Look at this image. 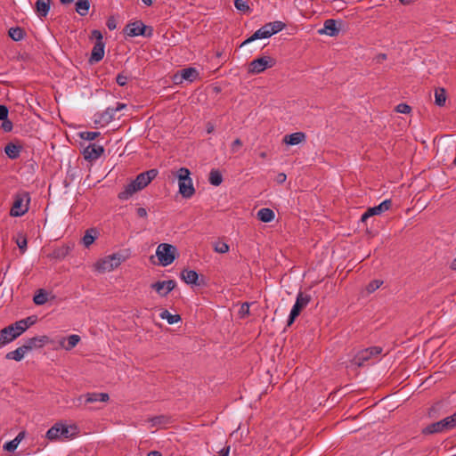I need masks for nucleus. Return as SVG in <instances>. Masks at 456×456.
Here are the masks:
<instances>
[{"label":"nucleus","mask_w":456,"mask_h":456,"mask_svg":"<svg viewBox=\"0 0 456 456\" xmlns=\"http://www.w3.org/2000/svg\"><path fill=\"white\" fill-rule=\"evenodd\" d=\"M159 174L155 168L140 173L135 179L126 184L122 191L118 194L120 200H126L135 192L144 189Z\"/></svg>","instance_id":"1"},{"label":"nucleus","mask_w":456,"mask_h":456,"mask_svg":"<svg viewBox=\"0 0 456 456\" xmlns=\"http://www.w3.org/2000/svg\"><path fill=\"white\" fill-rule=\"evenodd\" d=\"M77 427L67 426L62 423H55L51 428H49L46 432V438L50 441H55L58 439H70L75 436L77 434Z\"/></svg>","instance_id":"2"},{"label":"nucleus","mask_w":456,"mask_h":456,"mask_svg":"<svg viewBox=\"0 0 456 456\" xmlns=\"http://www.w3.org/2000/svg\"><path fill=\"white\" fill-rule=\"evenodd\" d=\"M190 175L191 172L187 167H181L177 171L179 192L185 199L191 198L195 193Z\"/></svg>","instance_id":"3"},{"label":"nucleus","mask_w":456,"mask_h":456,"mask_svg":"<svg viewBox=\"0 0 456 456\" xmlns=\"http://www.w3.org/2000/svg\"><path fill=\"white\" fill-rule=\"evenodd\" d=\"M30 202L29 193L27 191H22L17 193L14 197V200L10 210V215L12 216H22L28 211V205Z\"/></svg>","instance_id":"4"},{"label":"nucleus","mask_w":456,"mask_h":456,"mask_svg":"<svg viewBox=\"0 0 456 456\" xmlns=\"http://www.w3.org/2000/svg\"><path fill=\"white\" fill-rule=\"evenodd\" d=\"M91 38L95 39V44L92 49L89 62L91 64L97 63L102 61L104 57L105 43L103 42V37L100 30L94 29L91 32Z\"/></svg>","instance_id":"5"},{"label":"nucleus","mask_w":456,"mask_h":456,"mask_svg":"<svg viewBox=\"0 0 456 456\" xmlns=\"http://www.w3.org/2000/svg\"><path fill=\"white\" fill-rule=\"evenodd\" d=\"M125 257L119 253H114L100 259L95 264V269L100 273L110 272L119 266Z\"/></svg>","instance_id":"6"},{"label":"nucleus","mask_w":456,"mask_h":456,"mask_svg":"<svg viewBox=\"0 0 456 456\" xmlns=\"http://www.w3.org/2000/svg\"><path fill=\"white\" fill-rule=\"evenodd\" d=\"M124 33L131 37L142 36L150 38L153 36V28L144 25L142 20H135L125 27Z\"/></svg>","instance_id":"7"},{"label":"nucleus","mask_w":456,"mask_h":456,"mask_svg":"<svg viewBox=\"0 0 456 456\" xmlns=\"http://www.w3.org/2000/svg\"><path fill=\"white\" fill-rule=\"evenodd\" d=\"M383 349L381 346H370L359 351L353 358L352 362L357 366H362L372 358H378Z\"/></svg>","instance_id":"8"},{"label":"nucleus","mask_w":456,"mask_h":456,"mask_svg":"<svg viewBox=\"0 0 456 456\" xmlns=\"http://www.w3.org/2000/svg\"><path fill=\"white\" fill-rule=\"evenodd\" d=\"M176 248L175 246L167 243H161L158 246L156 255L162 266H167L171 265L175 259Z\"/></svg>","instance_id":"9"},{"label":"nucleus","mask_w":456,"mask_h":456,"mask_svg":"<svg viewBox=\"0 0 456 456\" xmlns=\"http://www.w3.org/2000/svg\"><path fill=\"white\" fill-rule=\"evenodd\" d=\"M276 64V60L271 56H263L256 58L248 64V73L260 74L266 69L273 68Z\"/></svg>","instance_id":"10"},{"label":"nucleus","mask_w":456,"mask_h":456,"mask_svg":"<svg viewBox=\"0 0 456 456\" xmlns=\"http://www.w3.org/2000/svg\"><path fill=\"white\" fill-rule=\"evenodd\" d=\"M391 207H392V200H385L384 201H382L378 206H375V207H372V208H369L362 215L361 221L362 222H365L370 216H376V215H380V214L384 213L385 211L389 210L391 208Z\"/></svg>","instance_id":"11"},{"label":"nucleus","mask_w":456,"mask_h":456,"mask_svg":"<svg viewBox=\"0 0 456 456\" xmlns=\"http://www.w3.org/2000/svg\"><path fill=\"white\" fill-rule=\"evenodd\" d=\"M51 342V339L48 336H38V337H33L25 341L24 349H27V351H31L33 349H38L44 347L45 345L49 344Z\"/></svg>","instance_id":"12"},{"label":"nucleus","mask_w":456,"mask_h":456,"mask_svg":"<svg viewBox=\"0 0 456 456\" xmlns=\"http://www.w3.org/2000/svg\"><path fill=\"white\" fill-rule=\"evenodd\" d=\"M104 152V148L96 143H89L84 151L83 155L86 160H95L99 159Z\"/></svg>","instance_id":"13"},{"label":"nucleus","mask_w":456,"mask_h":456,"mask_svg":"<svg viewBox=\"0 0 456 456\" xmlns=\"http://www.w3.org/2000/svg\"><path fill=\"white\" fill-rule=\"evenodd\" d=\"M23 147L18 142H10L4 147V153L11 159H17L20 157Z\"/></svg>","instance_id":"14"},{"label":"nucleus","mask_w":456,"mask_h":456,"mask_svg":"<svg viewBox=\"0 0 456 456\" xmlns=\"http://www.w3.org/2000/svg\"><path fill=\"white\" fill-rule=\"evenodd\" d=\"M199 77V71L195 68H186L181 70L180 81L177 82L178 75L175 76V83H182L183 80L192 82Z\"/></svg>","instance_id":"15"},{"label":"nucleus","mask_w":456,"mask_h":456,"mask_svg":"<svg viewBox=\"0 0 456 456\" xmlns=\"http://www.w3.org/2000/svg\"><path fill=\"white\" fill-rule=\"evenodd\" d=\"M338 32L339 30L337 28V21L333 19L326 20L323 24V28L319 30L320 34H326L330 37H335Z\"/></svg>","instance_id":"16"},{"label":"nucleus","mask_w":456,"mask_h":456,"mask_svg":"<svg viewBox=\"0 0 456 456\" xmlns=\"http://www.w3.org/2000/svg\"><path fill=\"white\" fill-rule=\"evenodd\" d=\"M109 400H110V396H109V394H107V393H97V392L86 393V399H85V404L94 403L96 402L106 403Z\"/></svg>","instance_id":"17"},{"label":"nucleus","mask_w":456,"mask_h":456,"mask_svg":"<svg viewBox=\"0 0 456 456\" xmlns=\"http://www.w3.org/2000/svg\"><path fill=\"white\" fill-rule=\"evenodd\" d=\"M181 279L187 284L199 285V274L194 270L183 269L181 273Z\"/></svg>","instance_id":"18"},{"label":"nucleus","mask_w":456,"mask_h":456,"mask_svg":"<svg viewBox=\"0 0 456 456\" xmlns=\"http://www.w3.org/2000/svg\"><path fill=\"white\" fill-rule=\"evenodd\" d=\"M305 140V134L303 132H296L288 135H285L283 142L289 145H297Z\"/></svg>","instance_id":"19"},{"label":"nucleus","mask_w":456,"mask_h":456,"mask_svg":"<svg viewBox=\"0 0 456 456\" xmlns=\"http://www.w3.org/2000/svg\"><path fill=\"white\" fill-rule=\"evenodd\" d=\"M443 433H444V432L443 430V425L440 420L436 421V422H433L431 424H428L427 427H425L421 430V434L424 436H430V435L443 434Z\"/></svg>","instance_id":"20"},{"label":"nucleus","mask_w":456,"mask_h":456,"mask_svg":"<svg viewBox=\"0 0 456 456\" xmlns=\"http://www.w3.org/2000/svg\"><path fill=\"white\" fill-rule=\"evenodd\" d=\"M51 0H37L36 11L39 17H46L51 6Z\"/></svg>","instance_id":"21"},{"label":"nucleus","mask_w":456,"mask_h":456,"mask_svg":"<svg viewBox=\"0 0 456 456\" xmlns=\"http://www.w3.org/2000/svg\"><path fill=\"white\" fill-rule=\"evenodd\" d=\"M7 328H12L11 333L12 334V338L16 339L28 330V325H26L25 321H18L7 326Z\"/></svg>","instance_id":"22"},{"label":"nucleus","mask_w":456,"mask_h":456,"mask_svg":"<svg viewBox=\"0 0 456 456\" xmlns=\"http://www.w3.org/2000/svg\"><path fill=\"white\" fill-rule=\"evenodd\" d=\"M273 35V32H270V34L267 33V31L265 30L263 27H261L259 29H257L251 37H249L248 39H246L240 46H243L245 45H248L256 39H262V38H269Z\"/></svg>","instance_id":"23"},{"label":"nucleus","mask_w":456,"mask_h":456,"mask_svg":"<svg viewBox=\"0 0 456 456\" xmlns=\"http://www.w3.org/2000/svg\"><path fill=\"white\" fill-rule=\"evenodd\" d=\"M311 300V295L299 291L297 296L294 306H297L298 310L302 311L305 307H306Z\"/></svg>","instance_id":"24"},{"label":"nucleus","mask_w":456,"mask_h":456,"mask_svg":"<svg viewBox=\"0 0 456 456\" xmlns=\"http://www.w3.org/2000/svg\"><path fill=\"white\" fill-rule=\"evenodd\" d=\"M98 235V232L95 228L87 229L85 232V235L82 238V242L86 248L91 246L95 240Z\"/></svg>","instance_id":"25"},{"label":"nucleus","mask_w":456,"mask_h":456,"mask_svg":"<svg viewBox=\"0 0 456 456\" xmlns=\"http://www.w3.org/2000/svg\"><path fill=\"white\" fill-rule=\"evenodd\" d=\"M28 353L27 349H24V345L6 354L5 358L8 360H14L20 362L23 359L25 354Z\"/></svg>","instance_id":"26"},{"label":"nucleus","mask_w":456,"mask_h":456,"mask_svg":"<svg viewBox=\"0 0 456 456\" xmlns=\"http://www.w3.org/2000/svg\"><path fill=\"white\" fill-rule=\"evenodd\" d=\"M285 27L286 24L280 20L269 22L263 26V28H265V31H267L268 34H270V32H272L273 30V35L281 31Z\"/></svg>","instance_id":"27"},{"label":"nucleus","mask_w":456,"mask_h":456,"mask_svg":"<svg viewBox=\"0 0 456 456\" xmlns=\"http://www.w3.org/2000/svg\"><path fill=\"white\" fill-rule=\"evenodd\" d=\"M443 425V430L444 433L449 432L456 428V416L453 413L451 416L445 417L440 420Z\"/></svg>","instance_id":"28"},{"label":"nucleus","mask_w":456,"mask_h":456,"mask_svg":"<svg viewBox=\"0 0 456 456\" xmlns=\"http://www.w3.org/2000/svg\"><path fill=\"white\" fill-rule=\"evenodd\" d=\"M257 218L263 223H269L274 218V212L267 208H263L257 212Z\"/></svg>","instance_id":"29"},{"label":"nucleus","mask_w":456,"mask_h":456,"mask_svg":"<svg viewBox=\"0 0 456 456\" xmlns=\"http://www.w3.org/2000/svg\"><path fill=\"white\" fill-rule=\"evenodd\" d=\"M79 341H80V337L78 335L73 334L67 338V343H65V339L61 341V346L65 350L69 351L72 348H74L78 344Z\"/></svg>","instance_id":"30"},{"label":"nucleus","mask_w":456,"mask_h":456,"mask_svg":"<svg viewBox=\"0 0 456 456\" xmlns=\"http://www.w3.org/2000/svg\"><path fill=\"white\" fill-rule=\"evenodd\" d=\"M12 328L4 327L0 330V346H4L14 340L11 333Z\"/></svg>","instance_id":"31"},{"label":"nucleus","mask_w":456,"mask_h":456,"mask_svg":"<svg viewBox=\"0 0 456 456\" xmlns=\"http://www.w3.org/2000/svg\"><path fill=\"white\" fill-rule=\"evenodd\" d=\"M8 35L13 41L18 42L24 38L26 32L20 27H13L9 29Z\"/></svg>","instance_id":"32"},{"label":"nucleus","mask_w":456,"mask_h":456,"mask_svg":"<svg viewBox=\"0 0 456 456\" xmlns=\"http://www.w3.org/2000/svg\"><path fill=\"white\" fill-rule=\"evenodd\" d=\"M72 248H73V246H70L69 244L63 245L60 248H55L53 252V256L55 258L63 259L69 254V252L72 250Z\"/></svg>","instance_id":"33"},{"label":"nucleus","mask_w":456,"mask_h":456,"mask_svg":"<svg viewBox=\"0 0 456 456\" xmlns=\"http://www.w3.org/2000/svg\"><path fill=\"white\" fill-rule=\"evenodd\" d=\"M446 98H447V95H446L445 89H444L442 87H439V88L436 89V91H435V103L437 106H439V107L444 106L445 102H446Z\"/></svg>","instance_id":"34"},{"label":"nucleus","mask_w":456,"mask_h":456,"mask_svg":"<svg viewBox=\"0 0 456 456\" xmlns=\"http://www.w3.org/2000/svg\"><path fill=\"white\" fill-rule=\"evenodd\" d=\"M208 182L214 186H218L223 182V176L218 169H212L209 173Z\"/></svg>","instance_id":"35"},{"label":"nucleus","mask_w":456,"mask_h":456,"mask_svg":"<svg viewBox=\"0 0 456 456\" xmlns=\"http://www.w3.org/2000/svg\"><path fill=\"white\" fill-rule=\"evenodd\" d=\"M90 8L89 0H78L76 3V12L81 16H86Z\"/></svg>","instance_id":"36"},{"label":"nucleus","mask_w":456,"mask_h":456,"mask_svg":"<svg viewBox=\"0 0 456 456\" xmlns=\"http://www.w3.org/2000/svg\"><path fill=\"white\" fill-rule=\"evenodd\" d=\"M159 317L163 320H167L169 324H174L181 321V316L179 314H172L167 310H163L159 314Z\"/></svg>","instance_id":"37"},{"label":"nucleus","mask_w":456,"mask_h":456,"mask_svg":"<svg viewBox=\"0 0 456 456\" xmlns=\"http://www.w3.org/2000/svg\"><path fill=\"white\" fill-rule=\"evenodd\" d=\"M15 242L20 251V254L23 255L28 248L27 237L22 233H19L17 238L15 239Z\"/></svg>","instance_id":"38"},{"label":"nucleus","mask_w":456,"mask_h":456,"mask_svg":"<svg viewBox=\"0 0 456 456\" xmlns=\"http://www.w3.org/2000/svg\"><path fill=\"white\" fill-rule=\"evenodd\" d=\"M116 112L113 109V107H108L100 116L101 119L106 123L109 124L115 118Z\"/></svg>","instance_id":"39"},{"label":"nucleus","mask_w":456,"mask_h":456,"mask_svg":"<svg viewBox=\"0 0 456 456\" xmlns=\"http://www.w3.org/2000/svg\"><path fill=\"white\" fill-rule=\"evenodd\" d=\"M47 299V293L44 289H39L33 297L34 303L37 305L45 304Z\"/></svg>","instance_id":"40"},{"label":"nucleus","mask_w":456,"mask_h":456,"mask_svg":"<svg viewBox=\"0 0 456 456\" xmlns=\"http://www.w3.org/2000/svg\"><path fill=\"white\" fill-rule=\"evenodd\" d=\"M151 288L154 289L159 296L166 297L167 293L165 292V286L163 281H157L151 285Z\"/></svg>","instance_id":"41"},{"label":"nucleus","mask_w":456,"mask_h":456,"mask_svg":"<svg viewBox=\"0 0 456 456\" xmlns=\"http://www.w3.org/2000/svg\"><path fill=\"white\" fill-rule=\"evenodd\" d=\"M300 313L301 311L298 310L297 306L293 305L287 321V326H291Z\"/></svg>","instance_id":"42"},{"label":"nucleus","mask_w":456,"mask_h":456,"mask_svg":"<svg viewBox=\"0 0 456 456\" xmlns=\"http://www.w3.org/2000/svg\"><path fill=\"white\" fill-rule=\"evenodd\" d=\"M214 250L217 253L224 254L229 251V245L224 241H216L214 245Z\"/></svg>","instance_id":"43"},{"label":"nucleus","mask_w":456,"mask_h":456,"mask_svg":"<svg viewBox=\"0 0 456 456\" xmlns=\"http://www.w3.org/2000/svg\"><path fill=\"white\" fill-rule=\"evenodd\" d=\"M100 134H101L100 132L86 131V132L80 133V137L84 140L91 142V141H94V139H96L98 136H100Z\"/></svg>","instance_id":"44"},{"label":"nucleus","mask_w":456,"mask_h":456,"mask_svg":"<svg viewBox=\"0 0 456 456\" xmlns=\"http://www.w3.org/2000/svg\"><path fill=\"white\" fill-rule=\"evenodd\" d=\"M440 407H441L440 403H436V404L431 406L428 411V418H430V419L439 418L440 413L438 411H439Z\"/></svg>","instance_id":"45"},{"label":"nucleus","mask_w":456,"mask_h":456,"mask_svg":"<svg viewBox=\"0 0 456 456\" xmlns=\"http://www.w3.org/2000/svg\"><path fill=\"white\" fill-rule=\"evenodd\" d=\"M383 284L382 281L374 280L371 281L366 287V289L369 293H372L377 290Z\"/></svg>","instance_id":"46"},{"label":"nucleus","mask_w":456,"mask_h":456,"mask_svg":"<svg viewBox=\"0 0 456 456\" xmlns=\"http://www.w3.org/2000/svg\"><path fill=\"white\" fill-rule=\"evenodd\" d=\"M234 5L237 10L241 12H248L250 10L249 5L244 0H234Z\"/></svg>","instance_id":"47"},{"label":"nucleus","mask_w":456,"mask_h":456,"mask_svg":"<svg viewBox=\"0 0 456 456\" xmlns=\"http://www.w3.org/2000/svg\"><path fill=\"white\" fill-rule=\"evenodd\" d=\"M20 444V439H12L4 444V449L7 452H13Z\"/></svg>","instance_id":"48"},{"label":"nucleus","mask_w":456,"mask_h":456,"mask_svg":"<svg viewBox=\"0 0 456 456\" xmlns=\"http://www.w3.org/2000/svg\"><path fill=\"white\" fill-rule=\"evenodd\" d=\"M249 307L250 304L248 302H245L240 305V308L239 310V314L240 318H244L245 316L249 314Z\"/></svg>","instance_id":"49"},{"label":"nucleus","mask_w":456,"mask_h":456,"mask_svg":"<svg viewBox=\"0 0 456 456\" xmlns=\"http://www.w3.org/2000/svg\"><path fill=\"white\" fill-rule=\"evenodd\" d=\"M395 110L399 113L408 114L411 112V108L406 103H400L396 106Z\"/></svg>","instance_id":"50"},{"label":"nucleus","mask_w":456,"mask_h":456,"mask_svg":"<svg viewBox=\"0 0 456 456\" xmlns=\"http://www.w3.org/2000/svg\"><path fill=\"white\" fill-rule=\"evenodd\" d=\"M165 286V292L170 293L176 286V282L174 280L162 281Z\"/></svg>","instance_id":"51"},{"label":"nucleus","mask_w":456,"mask_h":456,"mask_svg":"<svg viewBox=\"0 0 456 456\" xmlns=\"http://www.w3.org/2000/svg\"><path fill=\"white\" fill-rule=\"evenodd\" d=\"M128 77L123 73H118L116 77V82L120 86H125L127 84Z\"/></svg>","instance_id":"52"},{"label":"nucleus","mask_w":456,"mask_h":456,"mask_svg":"<svg viewBox=\"0 0 456 456\" xmlns=\"http://www.w3.org/2000/svg\"><path fill=\"white\" fill-rule=\"evenodd\" d=\"M3 123L1 125L2 129L4 132H11L13 128L12 122L6 118V119H2Z\"/></svg>","instance_id":"53"},{"label":"nucleus","mask_w":456,"mask_h":456,"mask_svg":"<svg viewBox=\"0 0 456 456\" xmlns=\"http://www.w3.org/2000/svg\"><path fill=\"white\" fill-rule=\"evenodd\" d=\"M106 26L110 30H114L117 28V20L113 16L108 18Z\"/></svg>","instance_id":"54"},{"label":"nucleus","mask_w":456,"mask_h":456,"mask_svg":"<svg viewBox=\"0 0 456 456\" xmlns=\"http://www.w3.org/2000/svg\"><path fill=\"white\" fill-rule=\"evenodd\" d=\"M242 146V141L240 138L235 139L231 146L232 152H237L238 149Z\"/></svg>","instance_id":"55"},{"label":"nucleus","mask_w":456,"mask_h":456,"mask_svg":"<svg viewBox=\"0 0 456 456\" xmlns=\"http://www.w3.org/2000/svg\"><path fill=\"white\" fill-rule=\"evenodd\" d=\"M86 394L79 395L76 399H74L73 403L76 407H80L85 404Z\"/></svg>","instance_id":"56"},{"label":"nucleus","mask_w":456,"mask_h":456,"mask_svg":"<svg viewBox=\"0 0 456 456\" xmlns=\"http://www.w3.org/2000/svg\"><path fill=\"white\" fill-rule=\"evenodd\" d=\"M8 113V108L5 105H0V120L6 119Z\"/></svg>","instance_id":"57"},{"label":"nucleus","mask_w":456,"mask_h":456,"mask_svg":"<svg viewBox=\"0 0 456 456\" xmlns=\"http://www.w3.org/2000/svg\"><path fill=\"white\" fill-rule=\"evenodd\" d=\"M218 456H229L230 453V445L224 446L219 451Z\"/></svg>","instance_id":"58"},{"label":"nucleus","mask_w":456,"mask_h":456,"mask_svg":"<svg viewBox=\"0 0 456 456\" xmlns=\"http://www.w3.org/2000/svg\"><path fill=\"white\" fill-rule=\"evenodd\" d=\"M136 214L139 217H146L147 216V210L144 208H138L136 209Z\"/></svg>","instance_id":"59"},{"label":"nucleus","mask_w":456,"mask_h":456,"mask_svg":"<svg viewBox=\"0 0 456 456\" xmlns=\"http://www.w3.org/2000/svg\"><path fill=\"white\" fill-rule=\"evenodd\" d=\"M126 104L122 103V102H117V103H116V106H115V107H113V109H114V110H115V112H116V113H117L118 111H120V110H122L126 109Z\"/></svg>","instance_id":"60"},{"label":"nucleus","mask_w":456,"mask_h":456,"mask_svg":"<svg viewBox=\"0 0 456 456\" xmlns=\"http://www.w3.org/2000/svg\"><path fill=\"white\" fill-rule=\"evenodd\" d=\"M21 321H25L26 325H28V329L35 323L34 316H29L25 319H22Z\"/></svg>","instance_id":"61"},{"label":"nucleus","mask_w":456,"mask_h":456,"mask_svg":"<svg viewBox=\"0 0 456 456\" xmlns=\"http://www.w3.org/2000/svg\"><path fill=\"white\" fill-rule=\"evenodd\" d=\"M155 423L164 424L167 422V418L165 416H159L153 419Z\"/></svg>","instance_id":"62"},{"label":"nucleus","mask_w":456,"mask_h":456,"mask_svg":"<svg viewBox=\"0 0 456 456\" xmlns=\"http://www.w3.org/2000/svg\"><path fill=\"white\" fill-rule=\"evenodd\" d=\"M387 56L386 53H379L376 56V61L378 63H381L383 61L387 60Z\"/></svg>","instance_id":"63"},{"label":"nucleus","mask_w":456,"mask_h":456,"mask_svg":"<svg viewBox=\"0 0 456 456\" xmlns=\"http://www.w3.org/2000/svg\"><path fill=\"white\" fill-rule=\"evenodd\" d=\"M214 130H215V126L213 125V123L208 122L207 123V133L211 134L214 132Z\"/></svg>","instance_id":"64"}]
</instances>
